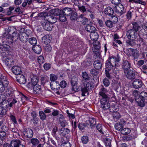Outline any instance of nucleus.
Returning a JSON list of instances; mask_svg holds the SVG:
<instances>
[{
    "mask_svg": "<svg viewBox=\"0 0 147 147\" xmlns=\"http://www.w3.org/2000/svg\"><path fill=\"white\" fill-rule=\"evenodd\" d=\"M107 91V89L102 86L100 88L99 92L100 97H101L100 100L101 107L104 110L108 109L110 108V106L109 101V98L106 94Z\"/></svg>",
    "mask_w": 147,
    "mask_h": 147,
    "instance_id": "f257e3e1",
    "label": "nucleus"
},
{
    "mask_svg": "<svg viewBox=\"0 0 147 147\" xmlns=\"http://www.w3.org/2000/svg\"><path fill=\"white\" fill-rule=\"evenodd\" d=\"M120 60V56L118 54L116 56H113L109 57L107 61L106 68L108 70H111L113 67L116 65V63Z\"/></svg>",
    "mask_w": 147,
    "mask_h": 147,
    "instance_id": "f03ea898",
    "label": "nucleus"
},
{
    "mask_svg": "<svg viewBox=\"0 0 147 147\" xmlns=\"http://www.w3.org/2000/svg\"><path fill=\"white\" fill-rule=\"evenodd\" d=\"M31 84L28 83L27 85V87L33 90V92L35 94L37 93V76L32 73L31 75Z\"/></svg>",
    "mask_w": 147,
    "mask_h": 147,
    "instance_id": "7ed1b4c3",
    "label": "nucleus"
},
{
    "mask_svg": "<svg viewBox=\"0 0 147 147\" xmlns=\"http://www.w3.org/2000/svg\"><path fill=\"white\" fill-rule=\"evenodd\" d=\"M125 76L127 79L133 80L135 78V71L133 69H129L124 72Z\"/></svg>",
    "mask_w": 147,
    "mask_h": 147,
    "instance_id": "20e7f679",
    "label": "nucleus"
},
{
    "mask_svg": "<svg viewBox=\"0 0 147 147\" xmlns=\"http://www.w3.org/2000/svg\"><path fill=\"white\" fill-rule=\"evenodd\" d=\"M136 32L134 31L133 29L128 30L126 33L127 37L130 40H134L137 37V34Z\"/></svg>",
    "mask_w": 147,
    "mask_h": 147,
    "instance_id": "39448f33",
    "label": "nucleus"
},
{
    "mask_svg": "<svg viewBox=\"0 0 147 147\" xmlns=\"http://www.w3.org/2000/svg\"><path fill=\"white\" fill-rule=\"evenodd\" d=\"M114 10L117 15L121 16L123 13V6L122 4H119L118 5L115 6L114 8Z\"/></svg>",
    "mask_w": 147,
    "mask_h": 147,
    "instance_id": "423d86ee",
    "label": "nucleus"
},
{
    "mask_svg": "<svg viewBox=\"0 0 147 147\" xmlns=\"http://www.w3.org/2000/svg\"><path fill=\"white\" fill-rule=\"evenodd\" d=\"M77 20L78 22L84 25H86L88 24V19L84 17L83 14H81L77 18Z\"/></svg>",
    "mask_w": 147,
    "mask_h": 147,
    "instance_id": "0eeeda50",
    "label": "nucleus"
},
{
    "mask_svg": "<svg viewBox=\"0 0 147 147\" xmlns=\"http://www.w3.org/2000/svg\"><path fill=\"white\" fill-rule=\"evenodd\" d=\"M11 147H25L24 145L20 144L19 140H13L11 142Z\"/></svg>",
    "mask_w": 147,
    "mask_h": 147,
    "instance_id": "6e6552de",
    "label": "nucleus"
},
{
    "mask_svg": "<svg viewBox=\"0 0 147 147\" xmlns=\"http://www.w3.org/2000/svg\"><path fill=\"white\" fill-rule=\"evenodd\" d=\"M8 109H6L5 106L3 103H0V116L3 117L5 115Z\"/></svg>",
    "mask_w": 147,
    "mask_h": 147,
    "instance_id": "1a4fd4ad",
    "label": "nucleus"
},
{
    "mask_svg": "<svg viewBox=\"0 0 147 147\" xmlns=\"http://www.w3.org/2000/svg\"><path fill=\"white\" fill-rule=\"evenodd\" d=\"M78 81V78L75 76H73L71 80V84L72 86V88L75 91H77L78 89L75 90V87L77 84V82Z\"/></svg>",
    "mask_w": 147,
    "mask_h": 147,
    "instance_id": "9d476101",
    "label": "nucleus"
},
{
    "mask_svg": "<svg viewBox=\"0 0 147 147\" xmlns=\"http://www.w3.org/2000/svg\"><path fill=\"white\" fill-rule=\"evenodd\" d=\"M16 81L20 84H24L26 83V80L24 76L22 74H20L16 77Z\"/></svg>",
    "mask_w": 147,
    "mask_h": 147,
    "instance_id": "9b49d317",
    "label": "nucleus"
},
{
    "mask_svg": "<svg viewBox=\"0 0 147 147\" xmlns=\"http://www.w3.org/2000/svg\"><path fill=\"white\" fill-rule=\"evenodd\" d=\"M142 85V81L139 79H136L133 82V87L135 89H138L141 88Z\"/></svg>",
    "mask_w": 147,
    "mask_h": 147,
    "instance_id": "f8f14e48",
    "label": "nucleus"
},
{
    "mask_svg": "<svg viewBox=\"0 0 147 147\" xmlns=\"http://www.w3.org/2000/svg\"><path fill=\"white\" fill-rule=\"evenodd\" d=\"M125 124V121L122 120L119 123H116L115 125V128L118 131L121 130L123 127L124 125Z\"/></svg>",
    "mask_w": 147,
    "mask_h": 147,
    "instance_id": "ddd939ff",
    "label": "nucleus"
},
{
    "mask_svg": "<svg viewBox=\"0 0 147 147\" xmlns=\"http://www.w3.org/2000/svg\"><path fill=\"white\" fill-rule=\"evenodd\" d=\"M24 134L25 136L27 138H31L33 135L32 130L29 128H26L24 129Z\"/></svg>",
    "mask_w": 147,
    "mask_h": 147,
    "instance_id": "4468645a",
    "label": "nucleus"
},
{
    "mask_svg": "<svg viewBox=\"0 0 147 147\" xmlns=\"http://www.w3.org/2000/svg\"><path fill=\"white\" fill-rule=\"evenodd\" d=\"M122 67L123 69L124 72L126 70H129L131 68V64L128 61L125 60L124 61L122 64Z\"/></svg>",
    "mask_w": 147,
    "mask_h": 147,
    "instance_id": "2eb2a0df",
    "label": "nucleus"
},
{
    "mask_svg": "<svg viewBox=\"0 0 147 147\" xmlns=\"http://www.w3.org/2000/svg\"><path fill=\"white\" fill-rule=\"evenodd\" d=\"M12 71L17 76L20 74L22 72L20 67L18 66H13L12 68Z\"/></svg>",
    "mask_w": 147,
    "mask_h": 147,
    "instance_id": "dca6fc26",
    "label": "nucleus"
},
{
    "mask_svg": "<svg viewBox=\"0 0 147 147\" xmlns=\"http://www.w3.org/2000/svg\"><path fill=\"white\" fill-rule=\"evenodd\" d=\"M0 83L4 84L5 86L7 87L9 82L6 76L0 74Z\"/></svg>",
    "mask_w": 147,
    "mask_h": 147,
    "instance_id": "f3484780",
    "label": "nucleus"
},
{
    "mask_svg": "<svg viewBox=\"0 0 147 147\" xmlns=\"http://www.w3.org/2000/svg\"><path fill=\"white\" fill-rule=\"evenodd\" d=\"M0 83L4 84L5 86L7 87L9 82L6 76L0 74Z\"/></svg>",
    "mask_w": 147,
    "mask_h": 147,
    "instance_id": "a211bd4d",
    "label": "nucleus"
},
{
    "mask_svg": "<svg viewBox=\"0 0 147 147\" xmlns=\"http://www.w3.org/2000/svg\"><path fill=\"white\" fill-rule=\"evenodd\" d=\"M47 21L51 24L55 23L57 21V19L53 16H47L45 17Z\"/></svg>",
    "mask_w": 147,
    "mask_h": 147,
    "instance_id": "6ab92c4d",
    "label": "nucleus"
},
{
    "mask_svg": "<svg viewBox=\"0 0 147 147\" xmlns=\"http://www.w3.org/2000/svg\"><path fill=\"white\" fill-rule=\"evenodd\" d=\"M8 30H9V32L10 33H12V35L11 36V38L16 37H17V39H18V35L17 36L16 35L17 31L16 30L13 26L10 27L8 29Z\"/></svg>",
    "mask_w": 147,
    "mask_h": 147,
    "instance_id": "aec40b11",
    "label": "nucleus"
},
{
    "mask_svg": "<svg viewBox=\"0 0 147 147\" xmlns=\"http://www.w3.org/2000/svg\"><path fill=\"white\" fill-rule=\"evenodd\" d=\"M44 28L46 30L48 31H50L52 30L53 28L52 24L48 22H44L43 24Z\"/></svg>",
    "mask_w": 147,
    "mask_h": 147,
    "instance_id": "412c9836",
    "label": "nucleus"
},
{
    "mask_svg": "<svg viewBox=\"0 0 147 147\" xmlns=\"http://www.w3.org/2000/svg\"><path fill=\"white\" fill-rule=\"evenodd\" d=\"M104 12L105 14L111 16L114 13V10L111 7L109 6L105 8Z\"/></svg>",
    "mask_w": 147,
    "mask_h": 147,
    "instance_id": "4be33fe9",
    "label": "nucleus"
},
{
    "mask_svg": "<svg viewBox=\"0 0 147 147\" xmlns=\"http://www.w3.org/2000/svg\"><path fill=\"white\" fill-rule=\"evenodd\" d=\"M145 100L139 97L138 98H135V100L138 103V105L141 107H143L145 105Z\"/></svg>",
    "mask_w": 147,
    "mask_h": 147,
    "instance_id": "5701e85b",
    "label": "nucleus"
},
{
    "mask_svg": "<svg viewBox=\"0 0 147 147\" xmlns=\"http://www.w3.org/2000/svg\"><path fill=\"white\" fill-rule=\"evenodd\" d=\"M72 13V11L71 9L67 7L64 8L62 12L64 15L67 16L70 15Z\"/></svg>",
    "mask_w": 147,
    "mask_h": 147,
    "instance_id": "b1692460",
    "label": "nucleus"
},
{
    "mask_svg": "<svg viewBox=\"0 0 147 147\" xmlns=\"http://www.w3.org/2000/svg\"><path fill=\"white\" fill-rule=\"evenodd\" d=\"M85 29L87 31L90 32V33L95 32L96 30V28L88 24V25L86 26Z\"/></svg>",
    "mask_w": 147,
    "mask_h": 147,
    "instance_id": "393cba45",
    "label": "nucleus"
},
{
    "mask_svg": "<svg viewBox=\"0 0 147 147\" xmlns=\"http://www.w3.org/2000/svg\"><path fill=\"white\" fill-rule=\"evenodd\" d=\"M90 37L93 40H96L98 38V35L96 32H94L90 33Z\"/></svg>",
    "mask_w": 147,
    "mask_h": 147,
    "instance_id": "a878e982",
    "label": "nucleus"
},
{
    "mask_svg": "<svg viewBox=\"0 0 147 147\" xmlns=\"http://www.w3.org/2000/svg\"><path fill=\"white\" fill-rule=\"evenodd\" d=\"M31 115L33 117V119H32V121L33 123L35 125L37 124V114L36 113L35 111H33L32 112Z\"/></svg>",
    "mask_w": 147,
    "mask_h": 147,
    "instance_id": "bb28decb",
    "label": "nucleus"
},
{
    "mask_svg": "<svg viewBox=\"0 0 147 147\" xmlns=\"http://www.w3.org/2000/svg\"><path fill=\"white\" fill-rule=\"evenodd\" d=\"M102 64L101 62L99 60H96L94 61V66L96 69H99L101 67Z\"/></svg>",
    "mask_w": 147,
    "mask_h": 147,
    "instance_id": "cd10ccee",
    "label": "nucleus"
},
{
    "mask_svg": "<svg viewBox=\"0 0 147 147\" xmlns=\"http://www.w3.org/2000/svg\"><path fill=\"white\" fill-rule=\"evenodd\" d=\"M42 42L46 45H48L50 42V40L48 35L44 36L42 38Z\"/></svg>",
    "mask_w": 147,
    "mask_h": 147,
    "instance_id": "c85d7f7f",
    "label": "nucleus"
},
{
    "mask_svg": "<svg viewBox=\"0 0 147 147\" xmlns=\"http://www.w3.org/2000/svg\"><path fill=\"white\" fill-rule=\"evenodd\" d=\"M88 121L90 124V126L92 128L95 125L96 123V121L94 118L93 117H90L89 118Z\"/></svg>",
    "mask_w": 147,
    "mask_h": 147,
    "instance_id": "c756f323",
    "label": "nucleus"
},
{
    "mask_svg": "<svg viewBox=\"0 0 147 147\" xmlns=\"http://www.w3.org/2000/svg\"><path fill=\"white\" fill-rule=\"evenodd\" d=\"M82 82L84 85V86L85 87L87 88L89 90L92 87V85L90 82H87V81H82Z\"/></svg>",
    "mask_w": 147,
    "mask_h": 147,
    "instance_id": "7c9ffc66",
    "label": "nucleus"
},
{
    "mask_svg": "<svg viewBox=\"0 0 147 147\" xmlns=\"http://www.w3.org/2000/svg\"><path fill=\"white\" fill-rule=\"evenodd\" d=\"M120 114L118 112H115L113 114V118L115 121H117L120 118Z\"/></svg>",
    "mask_w": 147,
    "mask_h": 147,
    "instance_id": "2f4dec72",
    "label": "nucleus"
},
{
    "mask_svg": "<svg viewBox=\"0 0 147 147\" xmlns=\"http://www.w3.org/2000/svg\"><path fill=\"white\" fill-rule=\"evenodd\" d=\"M82 76L83 78L85 81L89 80L90 79V78L86 72H83L82 73Z\"/></svg>",
    "mask_w": 147,
    "mask_h": 147,
    "instance_id": "473e14b6",
    "label": "nucleus"
},
{
    "mask_svg": "<svg viewBox=\"0 0 147 147\" xmlns=\"http://www.w3.org/2000/svg\"><path fill=\"white\" fill-rule=\"evenodd\" d=\"M88 90H89V89H88L87 88L84 86V87L82 88L81 90L82 92V96H86V94L87 95H88Z\"/></svg>",
    "mask_w": 147,
    "mask_h": 147,
    "instance_id": "72a5a7b5",
    "label": "nucleus"
},
{
    "mask_svg": "<svg viewBox=\"0 0 147 147\" xmlns=\"http://www.w3.org/2000/svg\"><path fill=\"white\" fill-rule=\"evenodd\" d=\"M131 130L128 128H125L121 130V133L123 135H127L130 133Z\"/></svg>",
    "mask_w": 147,
    "mask_h": 147,
    "instance_id": "f704fd0d",
    "label": "nucleus"
},
{
    "mask_svg": "<svg viewBox=\"0 0 147 147\" xmlns=\"http://www.w3.org/2000/svg\"><path fill=\"white\" fill-rule=\"evenodd\" d=\"M113 23L110 20H106L105 22V24L108 28H111L113 26Z\"/></svg>",
    "mask_w": 147,
    "mask_h": 147,
    "instance_id": "c9c22d12",
    "label": "nucleus"
},
{
    "mask_svg": "<svg viewBox=\"0 0 147 147\" xmlns=\"http://www.w3.org/2000/svg\"><path fill=\"white\" fill-rule=\"evenodd\" d=\"M29 43L33 46H36L37 43V40L35 38L33 37L30 38L29 40Z\"/></svg>",
    "mask_w": 147,
    "mask_h": 147,
    "instance_id": "e433bc0d",
    "label": "nucleus"
},
{
    "mask_svg": "<svg viewBox=\"0 0 147 147\" xmlns=\"http://www.w3.org/2000/svg\"><path fill=\"white\" fill-rule=\"evenodd\" d=\"M37 61L40 64L39 67L40 68V65L43 63L44 62V59L42 55H40L37 58Z\"/></svg>",
    "mask_w": 147,
    "mask_h": 147,
    "instance_id": "4c0bfd02",
    "label": "nucleus"
},
{
    "mask_svg": "<svg viewBox=\"0 0 147 147\" xmlns=\"http://www.w3.org/2000/svg\"><path fill=\"white\" fill-rule=\"evenodd\" d=\"M59 19L60 21L62 22H65L67 20L65 15H64L62 13L59 15Z\"/></svg>",
    "mask_w": 147,
    "mask_h": 147,
    "instance_id": "58836bf2",
    "label": "nucleus"
},
{
    "mask_svg": "<svg viewBox=\"0 0 147 147\" xmlns=\"http://www.w3.org/2000/svg\"><path fill=\"white\" fill-rule=\"evenodd\" d=\"M110 19L111 20L114 24L116 23L118 21V18L117 17L114 15H112Z\"/></svg>",
    "mask_w": 147,
    "mask_h": 147,
    "instance_id": "ea45409f",
    "label": "nucleus"
},
{
    "mask_svg": "<svg viewBox=\"0 0 147 147\" xmlns=\"http://www.w3.org/2000/svg\"><path fill=\"white\" fill-rule=\"evenodd\" d=\"M139 97L142 98H144V100H147V93L143 91L141 92Z\"/></svg>",
    "mask_w": 147,
    "mask_h": 147,
    "instance_id": "a19ab883",
    "label": "nucleus"
},
{
    "mask_svg": "<svg viewBox=\"0 0 147 147\" xmlns=\"http://www.w3.org/2000/svg\"><path fill=\"white\" fill-rule=\"evenodd\" d=\"M133 29L134 31L137 32L139 29V26L138 24L136 22L133 23Z\"/></svg>",
    "mask_w": 147,
    "mask_h": 147,
    "instance_id": "79ce46f5",
    "label": "nucleus"
},
{
    "mask_svg": "<svg viewBox=\"0 0 147 147\" xmlns=\"http://www.w3.org/2000/svg\"><path fill=\"white\" fill-rule=\"evenodd\" d=\"M81 140L83 143L86 144L88 142V138L87 136H83Z\"/></svg>",
    "mask_w": 147,
    "mask_h": 147,
    "instance_id": "37998d69",
    "label": "nucleus"
},
{
    "mask_svg": "<svg viewBox=\"0 0 147 147\" xmlns=\"http://www.w3.org/2000/svg\"><path fill=\"white\" fill-rule=\"evenodd\" d=\"M58 130V127L57 126H54L52 130L51 131V134L54 137H56V132Z\"/></svg>",
    "mask_w": 147,
    "mask_h": 147,
    "instance_id": "c03bdc74",
    "label": "nucleus"
},
{
    "mask_svg": "<svg viewBox=\"0 0 147 147\" xmlns=\"http://www.w3.org/2000/svg\"><path fill=\"white\" fill-rule=\"evenodd\" d=\"M39 114L40 119L43 120L45 119L46 116L45 113L42 111H40L39 112Z\"/></svg>",
    "mask_w": 147,
    "mask_h": 147,
    "instance_id": "a18cd8bd",
    "label": "nucleus"
},
{
    "mask_svg": "<svg viewBox=\"0 0 147 147\" xmlns=\"http://www.w3.org/2000/svg\"><path fill=\"white\" fill-rule=\"evenodd\" d=\"M9 117L12 122L14 124H16L17 123L15 117L13 115L11 114L10 115Z\"/></svg>",
    "mask_w": 147,
    "mask_h": 147,
    "instance_id": "49530a36",
    "label": "nucleus"
},
{
    "mask_svg": "<svg viewBox=\"0 0 147 147\" xmlns=\"http://www.w3.org/2000/svg\"><path fill=\"white\" fill-rule=\"evenodd\" d=\"M50 80L52 81H54L57 80L58 76L57 75L51 74L50 75Z\"/></svg>",
    "mask_w": 147,
    "mask_h": 147,
    "instance_id": "de8ad7c7",
    "label": "nucleus"
},
{
    "mask_svg": "<svg viewBox=\"0 0 147 147\" xmlns=\"http://www.w3.org/2000/svg\"><path fill=\"white\" fill-rule=\"evenodd\" d=\"M103 82L104 86L106 87H108L110 84L109 80L107 78H105L103 80Z\"/></svg>",
    "mask_w": 147,
    "mask_h": 147,
    "instance_id": "09e8293b",
    "label": "nucleus"
},
{
    "mask_svg": "<svg viewBox=\"0 0 147 147\" xmlns=\"http://www.w3.org/2000/svg\"><path fill=\"white\" fill-rule=\"evenodd\" d=\"M78 126L79 129L82 131L84 129L86 125L85 123H80L78 124Z\"/></svg>",
    "mask_w": 147,
    "mask_h": 147,
    "instance_id": "8fccbe9b",
    "label": "nucleus"
},
{
    "mask_svg": "<svg viewBox=\"0 0 147 147\" xmlns=\"http://www.w3.org/2000/svg\"><path fill=\"white\" fill-rule=\"evenodd\" d=\"M31 143L32 144V147H37V139L36 138H32L31 140Z\"/></svg>",
    "mask_w": 147,
    "mask_h": 147,
    "instance_id": "3c124183",
    "label": "nucleus"
},
{
    "mask_svg": "<svg viewBox=\"0 0 147 147\" xmlns=\"http://www.w3.org/2000/svg\"><path fill=\"white\" fill-rule=\"evenodd\" d=\"M96 128L98 131L100 132V133L103 134V132L102 131V127L101 125L100 124H98L96 126Z\"/></svg>",
    "mask_w": 147,
    "mask_h": 147,
    "instance_id": "603ef678",
    "label": "nucleus"
},
{
    "mask_svg": "<svg viewBox=\"0 0 147 147\" xmlns=\"http://www.w3.org/2000/svg\"><path fill=\"white\" fill-rule=\"evenodd\" d=\"M8 31H9V30ZM3 36L4 38L6 39L11 38L10 33L9 32H6L4 33Z\"/></svg>",
    "mask_w": 147,
    "mask_h": 147,
    "instance_id": "864d4df0",
    "label": "nucleus"
},
{
    "mask_svg": "<svg viewBox=\"0 0 147 147\" xmlns=\"http://www.w3.org/2000/svg\"><path fill=\"white\" fill-rule=\"evenodd\" d=\"M133 138L130 135H128L123 138V139L125 141L131 140Z\"/></svg>",
    "mask_w": 147,
    "mask_h": 147,
    "instance_id": "5fc2aeb1",
    "label": "nucleus"
},
{
    "mask_svg": "<svg viewBox=\"0 0 147 147\" xmlns=\"http://www.w3.org/2000/svg\"><path fill=\"white\" fill-rule=\"evenodd\" d=\"M7 87L5 86L4 84L0 83V92H2L4 91L5 88Z\"/></svg>",
    "mask_w": 147,
    "mask_h": 147,
    "instance_id": "6e6d98bb",
    "label": "nucleus"
},
{
    "mask_svg": "<svg viewBox=\"0 0 147 147\" xmlns=\"http://www.w3.org/2000/svg\"><path fill=\"white\" fill-rule=\"evenodd\" d=\"M78 8L79 10L82 12L84 13L86 11L85 7L83 5L78 6Z\"/></svg>",
    "mask_w": 147,
    "mask_h": 147,
    "instance_id": "4d7b16f0",
    "label": "nucleus"
},
{
    "mask_svg": "<svg viewBox=\"0 0 147 147\" xmlns=\"http://www.w3.org/2000/svg\"><path fill=\"white\" fill-rule=\"evenodd\" d=\"M132 16L131 12L130 11H129L126 14L127 18L129 20L131 18Z\"/></svg>",
    "mask_w": 147,
    "mask_h": 147,
    "instance_id": "13d9d810",
    "label": "nucleus"
},
{
    "mask_svg": "<svg viewBox=\"0 0 147 147\" xmlns=\"http://www.w3.org/2000/svg\"><path fill=\"white\" fill-rule=\"evenodd\" d=\"M43 67L45 70H47L50 69L51 66L49 63H46L44 65Z\"/></svg>",
    "mask_w": 147,
    "mask_h": 147,
    "instance_id": "bf43d9fd",
    "label": "nucleus"
},
{
    "mask_svg": "<svg viewBox=\"0 0 147 147\" xmlns=\"http://www.w3.org/2000/svg\"><path fill=\"white\" fill-rule=\"evenodd\" d=\"M59 86L63 88H65L66 86V83L64 80L62 81L59 84Z\"/></svg>",
    "mask_w": 147,
    "mask_h": 147,
    "instance_id": "052dcab7",
    "label": "nucleus"
},
{
    "mask_svg": "<svg viewBox=\"0 0 147 147\" xmlns=\"http://www.w3.org/2000/svg\"><path fill=\"white\" fill-rule=\"evenodd\" d=\"M18 37L19 40L22 42H24L26 41V38L22 34H20Z\"/></svg>",
    "mask_w": 147,
    "mask_h": 147,
    "instance_id": "680f3d73",
    "label": "nucleus"
},
{
    "mask_svg": "<svg viewBox=\"0 0 147 147\" xmlns=\"http://www.w3.org/2000/svg\"><path fill=\"white\" fill-rule=\"evenodd\" d=\"M62 130H64V132H61V134H68L70 132L69 130L67 128H63Z\"/></svg>",
    "mask_w": 147,
    "mask_h": 147,
    "instance_id": "e2e57ef3",
    "label": "nucleus"
},
{
    "mask_svg": "<svg viewBox=\"0 0 147 147\" xmlns=\"http://www.w3.org/2000/svg\"><path fill=\"white\" fill-rule=\"evenodd\" d=\"M60 124L62 127H64L67 125L68 123L66 120H64L60 122Z\"/></svg>",
    "mask_w": 147,
    "mask_h": 147,
    "instance_id": "0e129e2a",
    "label": "nucleus"
},
{
    "mask_svg": "<svg viewBox=\"0 0 147 147\" xmlns=\"http://www.w3.org/2000/svg\"><path fill=\"white\" fill-rule=\"evenodd\" d=\"M4 62L5 64L8 66H9L10 65H11L10 63V60L8 58L5 59L4 61Z\"/></svg>",
    "mask_w": 147,
    "mask_h": 147,
    "instance_id": "69168bd1",
    "label": "nucleus"
},
{
    "mask_svg": "<svg viewBox=\"0 0 147 147\" xmlns=\"http://www.w3.org/2000/svg\"><path fill=\"white\" fill-rule=\"evenodd\" d=\"M133 95L135 96V98H138L139 96L140 92L138 91L135 90L133 92Z\"/></svg>",
    "mask_w": 147,
    "mask_h": 147,
    "instance_id": "338daca9",
    "label": "nucleus"
},
{
    "mask_svg": "<svg viewBox=\"0 0 147 147\" xmlns=\"http://www.w3.org/2000/svg\"><path fill=\"white\" fill-rule=\"evenodd\" d=\"M52 48L50 45H48L45 47V50L47 52H49L51 51Z\"/></svg>",
    "mask_w": 147,
    "mask_h": 147,
    "instance_id": "774afa93",
    "label": "nucleus"
}]
</instances>
